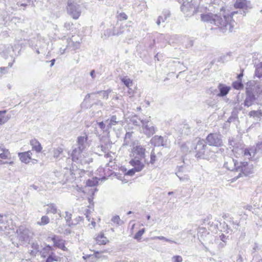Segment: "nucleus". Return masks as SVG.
<instances>
[{"label": "nucleus", "instance_id": "11", "mask_svg": "<svg viewBox=\"0 0 262 262\" xmlns=\"http://www.w3.org/2000/svg\"><path fill=\"white\" fill-rule=\"evenodd\" d=\"M16 233L17 238L21 243H27L30 241L31 237L30 231L24 226H20L16 230Z\"/></svg>", "mask_w": 262, "mask_h": 262}, {"label": "nucleus", "instance_id": "2", "mask_svg": "<svg viewBox=\"0 0 262 262\" xmlns=\"http://www.w3.org/2000/svg\"><path fill=\"white\" fill-rule=\"evenodd\" d=\"M145 148L141 145H137L132 149V159L129 163L131 165L137 166V170H142L144 167V164L141 162L142 159H144V162L149 164L145 160Z\"/></svg>", "mask_w": 262, "mask_h": 262}, {"label": "nucleus", "instance_id": "37", "mask_svg": "<svg viewBox=\"0 0 262 262\" xmlns=\"http://www.w3.org/2000/svg\"><path fill=\"white\" fill-rule=\"evenodd\" d=\"M170 14L169 12L163 13L162 15L159 16L157 20V24L160 26L161 23H164L167 18L169 17Z\"/></svg>", "mask_w": 262, "mask_h": 262}, {"label": "nucleus", "instance_id": "34", "mask_svg": "<svg viewBox=\"0 0 262 262\" xmlns=\"http://www.w3.org/2000/svg\"><path fill=\"white\" fill-rule=\"evenodd\" d=\"M7 113L6 110L0 111V125L3 124L7 122L10 118V115L5 117L3 116Z\"/></svg>", "mask_w": 262, "mask_h": 262}, {"label": "nucleus", "instance_id": "47", "mask_svg": "<svg viewBox=\"0 0 262 262\" xmlns=\"http://www.w3.org/2000/svg\"><path fill=\"white\" fill-rule=\"evenodd\" d=\"M177 177L179 178V180L182 182H187L189 181V177L187 174L183 175L177 174Z\"/></svg>", "mask_w": 262, "mask_h": 262}, {"label": "nucleus", "instance_id": "45", "mask_svg": "<svg viewBox=\"0 0 262 262\" xmlns=\"http://www.w3.org/2000/svg\"><path fill=\"white\" fill-rule=\"evenodd\" d=\"M145 231V230L144 228L140 230L136 233L134 238L139 241H140L141 237L142 236V235L144 233Z\"/></svg>", "mask_w": 262, "mask_h": 262}, {"label": "nucleus", "instance_id": "7", "mask_svg": "<svg viewBox=\"0 0 262 262\" xmlns=\"http://www.w3.org/2000/svg\"><path fill=\"white\" fill-rule=\"evenodd\" d=\"M222 135L219 133H210L206 138L205 143L210 146L222 147L223 145Z\"/></svg>", "mask_w": 262, "mask_h": 262}, {"label": "nucleus", "instance_id": "57", "mask_svg": "<svg viewBox=\"0 0 262 262\" xmlns=\"http://www.w3.org/2000/svg\"><path fill=\"white\" fill-rule=\"evenodd\" d=\"M186 39L187 40V43L185 45L186 48H190V47H192L193 45V40H192L191 39H189L186 38H185V39H183V40H185Z\"/></svg>", "mask_w": 262, "mask_h": 262}, {"label": "nucleus", "instance_id": "6", "mask_svg": "<svg viewBox=\"0 0 262 262\" xmlns=\"http://www.w3.org/2000/svg\"><path fill=\"white\" fill-rule=\"evenodd\" d=\"M244 156L249 160L257 159L262 155V142L257 144L256 147H251L243 150Z\"/></svg>", "mask_w": 262, "mask_h": 262}, {"label": "nucleus", "instance_id": "3", "mask_svg": "<svg viewBox=\"0 0 262 262\" xmlns=\"http://www.w3.org/2000/svg\"><path fill=\"white\" fill-rule=\"evenodd\" d=\"M200 3V0H185L181 6V10L187 15L202 13L205 9L199 6Z\"/></svg>", "mask_w": 262, "mask_h": 262}, {"label": "nucleus", "instance_id": "27", "mask_svg": "<svg viewBox=\"0 0 262 262\" xmlns=\"http://www.w3.org/2000/svg\"><path fill=\"white\" fill-rule=\"evenodd\" d=\"M167 38H169L168 42L170 44L180 43L183 41V39H185V37L178 35H173L170 37L168 36Z\"/></svg>", "mask_w": 262, "mask_h": 262}, {"label": "nucleus", "instance_id": "51", "mask_svg": "<svg viewBox=\"0 0 262 262\" xmlns=\"http://www.w3.org/2000/svg\"><path fill=\"white\" fill-rule=\"evenodd\" d=\"M228 144L229 145L233 147V149H232L233 151L235 150L236 147L235 146L236 143L234 140L232 138H229L228 140Z\"/></svg>", "mask_w": 262, "mask_h": 262}, {"label": "nucleus", "instance_id": "61", "mask_svg": "<svg viewBox=\"0 0 262 262\" xmlns=\"http://www.w3.org/2000/svg\"><path fill=\"white\" fill-rule=\"evenodd\" d=\"M113 32V29H107L104 31V34L105 36H107V37L113 35L112 33Z\"/></svg>", "mask_w": 262, "mask_h": 262}, {"label": "nucleus", "instance_id": "25", "mask_svg": "<svg viewBox=\"0 0 262 262\" xmlns=\"http://www.w3.org/2000/svg\"><path fill=\"white\" fill-rule=\"evenodd\" d=\"M220 93L217 94L218 96L223 97L227 95L230 91L231 88L225 84L220 83L217 86Z\"/></svg>", "mask_w": 262, "mask_h": 262}, {"label": "nucleus", "instance_id": "49", "mask_svg": "<svg viewBox=\"0 0 262 262\" xmlns=\"http://www.w3.org/2000/svg\"><path fill=\"white\" fill-rule=\"evenodd\" d=\"M155 238H157V239H160V240H164L167 242H169L170 243H174V244H179V243H178V242H176V241H172L171 239H168L166 237H165L164 236H156L155 237Z\"/></svg>", "mask_w": 262, "mask_h": 262}, {"label": "nucleus", "instance_id": "64", "mask_svg": "<svg viewBox=\"0 0 262 262\" xmlns=\"http://www.w3.org/2000/svg\"><path fill=\"white\" fill-rule=\"evenodd\" d=\"M220 239L224 242H226V240L227 239V237L224 234H222L220 236Z\"/></svg>", "mask_w": 262, "mask_h": 262}, {"label": "nucleus", "instance_id": "55", "mask_svg": "<svg viewBox=\"0 0 262 262\" xmlns=\"http://www.w3.org/2000/svg\"><path fill=\"white\" fill-rule=\"evenodd\" d=\"M156 155L154 151L152 150L150 154V160L149 163L153 164L156 161Z\"/></svg>", "mask_w": 262, "mask_h": 262}, {"label": "nucleus", "instance_id": "16", "mask_svg": "<svg viewBox=\"0 0 262 262\" xmlns=\"http://www.w3.org/2000/svg\"><path fill=\"white\" fill-rule=\"evenodd\" d=\"M238 164L233 158L228 157L225 159L224 167L228 170L234 171L235 170L236 171V168Z\"/></svg>", "mask_w": 262, "mask_h": 262}, {"label": "nucleus", "instance_id": "42", "mask_svg": "<svg viewBox=\"0 0 262 262\" xmlns=\"http://www.w3.org/2000/svg\"><path fill=\"white\" fill-rule=\"evenodd\" d=\"M49 217L47 215L42 216L41 218L40 221L37 222V225L39 226H45L49 223Z\"/></svg>", "mask_w": 262, "mask_h": 262}, {"label": "nucleus", "instance_id": "54", "mask_svg": "<svg viewBox=\"0 0 262 262\" xmlns=\"http://www.w3.org/2000/svg\"><path fill=\"white\" fill-rule=\"evenodd\" d=\"M118 18L121 21L126 20L128 18V16L124 12H121L119 14Z\"/></svg>", "mask_w": 262, "mask_h": 262}, {"label": "nucleus", "instance_id": "56", "mask_svg": "<svg viewBox=\"0 0 262 262\" xmlns=\"http://www.w3.org/2000/svg\"><path fill=\"white\" fill-rule=\"evenodd\" d=\"M172 259L173 262H182L183 258L182 256L180 255H176L172 257Z\"/></svg>", "mask_w": 262, "mask_h": 262}, {"label": "nucleus", "instance_id": "23", "mask_svg": "<svg viewBox=\"0 0 262 262\" xmlns=\"http://www.w3.org/2000/svg\"><path fill=\"white\" fill-rule=\"evenodd\" d=\"M209 232H207V231L205 228L200 227L198 229V238H199V239L200 240V241L202 243V244L204 246L205 251H207L208 248L204 245V243L202 242V241L205 239L206 235H208V234H209Z\"/></svg>", "mask_w": 262, "mask_h": 262}, {"label": "nucleus", "instance_id": "29", "mask_svg": "<svg viewBox=\"0 0 262 262\" xmlns=\"http://www.w3.org/2000/svg\"><path fill=\"white\" fill-rule=\"evenodd\" d=\"M30 144L32 146V149L37 152H39L42 149L40 143L36 139H33L30 141Z\"/></svg>", "mask_w": 262, "mask_h": 262}, {"label": "nucleus", "instance_id": "60", "mask_svg": "<svg viewBox=\"0 0 262 262\" xmlns=\"http://www.w3.org/2000/svg\"><path fill=\"white\" fill-rule=\"evenodd\" d=\"M184 169H185V167L184 166H179L178 167V170L176 173V175L177 176V174H182V172L185 171Z\"/></svg>", "mask_w": 262, "mask_h": 262}, {"label": "nucleus", "instance_id": "62", "mask_svg": "<svg viewBox=\"0 0 262 262\" xmlns=\"http://www.w3.org/2000/svg\"><path fill=\"white\" fill-rule=\"evenodd\" d=\"M72 24L70 22H66L64 25V28L67 30H69L71 29Z\"/></svg>", "mask_w": 262, "mask_h": 262}, {"label": "nucleus", "instance_id": "14", "mask_svg": "<svg viewBox=\"0 0 262 262\" xmlns=\"http://www.w3.org/2000/svg\"><path fill=\"white\" fill-rule=\"evenodd\" d=\"M88 139V136L85 134L78 136L77 138L76 144L77 147H75L74 149L77 150H84L89 146Z\"/></svg>", "mask_w": 262, "mask_h": 262}, {"label": "nucleus", "instance_id": "48", "mask_svg": "<svg viewBox=\"0 0 262 262\" xmlns=\"http://www.w3.org/2000/svg\"><path fill=\"white\" fill-rule=\"evenodd\" d=\"M36 46L38 48H41V53H42V50L45 48L46 46V43H45L43 40H37V44L36 45Z\"/></svg>", "mask_w": 262, "mask_h": 262}, {"label": "nucleus", "instance_id": "31", "mask_svg": "<svg viewBox=\"0 0 262 262\" xmlns=\"http://www.w3.org/2000/svg\"><path fill=\"white\" fill-rule=\"evenodd\" d=\"M96 241L99 245H105L108 242L106 237L102 234H98L96 237Z\"/></svg>", "mask_w": 262, "mask_h": 262}, {"label": "nucleus", "instance_id": "38", "mask_svg": "<svg viewBox=\"0 0 262 262\" xmlns=\"http://www.w3.org/2000/svg\"><path fill=\"white\" fill-rule=\"evenodd\" d=\"M98 127L104 132L106 133L107 134L110 133V127L108 126V124L106 125L103 121L97 122Z\"/></svg>", "mask_w": 262, "mask_h": 262}, {"label": "nucleus", "instance_id": "18", "mask_svg": "<svg viewBox=\"0 0 262 262\" xmlns=\"http://www.w3.org/2000/svg\"><path fill=\"white\" fill-rule=\"evenodd\" d=\"M150 143L155 146H165L166 145L164 138L161 136H155L150 140Z\"/></svg>", "mask_w": 262, "mask_h": 262}, {"label": "nucleus", "instance_id": "33", "mask_svg": "<svg viewBox=\"0 0 262 262\" xmlns=\"http://www.w3.org/2000/svg\"><path fill=\"white\" fill-rule=\"evenodd\" d=\"M203 241L205 242L206 245L213 244L215 241V237L213 234L209 233L208 235H206V237Z\"/></svg>", "mask_w": 262, "mask_h": 262}, {"label": "nucleus", "instance_id": "1", "mask_svg": "<svg viewBox=\"0 0 262 262\" xmlns=\"http://www.w3.org/2000/svg\"><path fill=\"white\" fill-rule=\"evenodd\" d=\"M231 15L226 13L206 12L201 14V19L203 22L217 26L223 33H230L232 32L236 24Z\"/></svg>", "mask_w": 262, "mask_h": 262}, {"label": "nucleus", "instance_id": "44", "mask_svg": "<svg viewBox=\"0 0 262 262\" xmlns=\"http://www.w3.org/2000/svg\"><path fill=\"white\" fill-rule=\"evenodd\" d=\"M255 74L258 78L262 77V61L257 66Z\"/></svg>", "mask_w": 262, "mask_h": 262}, {"label": "nucleus", "instance_id": "17", "mask_svg": "<svg viewBox=\"0 0 262 262\" xmlns=\"http://www.w3.org/2000/svg\"><path fill=\"white\" fill-rule=\"evenodd\" d=\"M107 122L108 126L110 128H113V130H115L114 126L117 125H120L122 126V122L120 119L116 115H112L110 118L106 121Z\"/></svg>", "mask_w": 262, "mask_h": 262}, {"label": "nucleus", "instance_id": "20", "mask_svg": "<svg viewBox=\"0 0 262 262\" xmlns=\"http://www.w3.org/2000/svg\"><path fill=\"white\" fill-rule=\"evenodd\" d=\"M98 251L95 252L93 255H86L83 256V258L85 260V262H96L99 258H104L105 256L104 255H100Z\"/></svg>", "mask_w": 262, "mask_h": 262}, {"label": "nucleus", "instance_id": "10", "mask_svg": "<svg viewBox=\"0 0 262 262\" xmlns=\"http://www.w3.org/2000/svg\"><path fill=\"white\" fill-rule=\"evenodd\" d=\"M67 11L68 14L75 19L79 18L81 12L80 6L71 0H68Z\"/></svg>", "mask_w": 262, "mask_h": 262}, {"label": "nucleus", "instance_id": "40", "mask_svg": "<svg viewBox=\"0 0 262 262\" xmlns=\"http://www.w3.org/2000/svg\"><path fill=\"white\" fill-rule=\"evenodd\" d=\"M121 81L126 87L130 89L129 87L133 84V81L127 77H123L121 78Z\"/></svg>", "mask_w": 262, "mask_h": 262}, {"label": "nucleus", "instance_id": "26", "mask_svg": "<svg viewBox=\"0 0 262 262\" xmlns=\"http://www.w3.org/2000/svg\"><path fill=\"white\" fill-rule=\"evenodd\" d=\"M40 251V247L38 243L33 242L31 244L30 248L29 249V252L32 256H35L36 254Z\"/></svg>", "mask_w": 262, "mask_h": 262}, {"label": "nucleus", "instance_id": "15", "mask_svg": "<svg viewBox=\"0 0 262 262\" xmlns=\"http://www.w3.org/2000/svg\"><path fill=\"white\" fill-rule=\"evenodd\" d=\"M256 100L255 96L253 93L249 89L247 88L246 98L243 103L244 105L245 106L249 107L254 104Z\"/></svg>", "mask_w": 262, "mask_h": 262}, {"label": "nucleus", "instance_id": "12", "mask_svg": "<svg viewBox=\"0 0 262 262\" xmlns=\"http://www.w3.org/2000/svg\"><path fill=\"white\" fill-rule=\"evenodd\" d=\"M81 42V38L77 36H73L72 38L67 40V48L63 49L62 51H61V49H60L61 53L63 54L66 49H70L71 50H76L79 49Z\"/></svg>", "mask_w": 262, "mask_h": 262}, {"label": "nucleus", "instance_id": "22", "mask_svg": "<svg viewBox=\"0 0 262 262\" xmlns=\"http://www.w3.org/2000/svg\"><path fill=\"white\" fill-rule=\"evenodd\" d=\"M32 152L29 150L23 152H19L18 154L19 160L26 164L29 163L31 160Z\"/></svg>", "mask_w": 262, "mask_h": 262}, {"label": "nucleus", "instance_id": "50", "mask_svg": "<svg viewBox=\"0 0 262 262\" xmlns=\"http://www.w3.org/2000/svg\"><path fill=\"white\" fill-rule=\"evenodd\" d=\"M134 167V168H132L131 169H129V170H128V171L127 172L126 174L128 176H133L136 172H139L141 170H137V169L136 168H137V166H135V165H132Z\"/></svg>", "mask_w": 262, "mask_h": 262}, {"label": "nucleus", "instance_id": "13", "mask_svg": "<svg viewBox=\"0 0 262 262\" xmlns=\"http://www.w3.org/2000/svg\"><path fill=\"white\" fill-rule=\"evenodd\" d=\"M204 140H199L194 148L196 152V156L198 158L206 159L207 155H205L207 145Z\"/></svg>", "mask_w": 262, "mask_h": 262}, {"label": "nucleus", "instance_id": "46", "mask_svg": "<svg viewBox=\"0 0 262 262\" xmlns=\"http://www.w3.org/2000/svg\"><path fill=\"white\" fill-rule=\"evenodd\" d=\"M132 133L129 132H127L126 133L125 137H124V143L123 145H127L130 141V140L132 137Z\"/></svg>", "mask_w": 262, "mask_h": 262}, {"label": "nucleus", "instance_id": "32", "mask_svg": "<svg viewBox=\"0 0 262 262\" xmlns=\"http://www.w3.org/2000/svg\"><path fill=\"white\" fill-rule=\"evenodd\" d=\"M61 173V175L63 173V176L62 179H59L61 180L60 182L63 184L66 183L69 180V177L71 174V171L68 169H66L64 172H62Z\"/></svg>", "mask_w": 262, "mask_h": 262}, {"label": "nucleus", "instance_id": "21", "mask_svg": "<svg viewBox=\"0 0 262 262\" xmlns=\"http://www.w3.org/2000/svg\"><path fill=\"white\" fill-rule=\"evenodd\" d=\"M130 32V29L129 28H128L126 25H121L118 29H113L112 34L113 35L119 36L122 34H127Z\"/></svg>", "mask_w": 262, "mask_h": 262}, {"label": "nucleus", "instance_id": "63", "mask_svg": "<svg viewBox=\"0 0 262 262\" xmlns=\"http://www.w3.org/2000/svg\"><path fill=\"white\" fill-rule=\"evenodd\" d=\"M230 223H232V224L233 225V227L234 228V229H237L238 226V222L237 221H236L235 222H234V221H230Z\"/></svg>", "mask_w": 262, "mask_h": 262}, {"label": "nucleus", "instance_id": "5", "mask_svg": "<svg viewBox=\"0 0 262 262\" xmlns=\"http://www.w3.org/2000/svg\"><path fill=\"white\" fill-rule=\"evenodd\" d=\"M84 150H77L73 149L71 154L72 160L82 165L89 164L92 162L93 159L88 156Z\"/></svg>", "mask_w": 262, "mask_h": 262}, {"label": "nucleus", "instance_id": "28", "mask_svg": "<svg viewBox=\"0 0 262 262\" xmlns=\"http://www.w3.org/2000/svg\"><path fill=\"white\" fill-rule=\"evenodd\" d=\"M9 226L7 217L0 214V231H4Z\"/></svg>", "mask_w": 262, "mask_h": 262}, {"label": "nucleus", "instance_id": "52", "mask_svg": "<svg viewBox=\"0 0 262 262\" xmlns=\"http://www.w3.org/2000/svg\"><path fill=\"white\" fill-rule=\"evenodd\" d=\"M58 257L57 256H50L47 258L46 262H58Z\"/></svg>", "mask_w": 262, "mask_h": 262}, {"label": "nucleus", "instance_id": "4", "mask_svg": "<svg viewBox=\"0 0 262 262\" xmlns=\"http://www.w3.org/2000/svg\"><path fill=\"white\" fill-rule=\"evenodd\" d=\"M139 120L141 123V131L147 137L149 138L157 131V128L151 122L150 116L140 117Z\"/></svg>", "mask_w": 262, "mask_h": 262}, {"label": "nucleus", "instance_id": "53", "mask_svg": "<svg viewBox=\"0 0 262 262\" xmlns=\"http://www.w3.org/2000/svg\"><path fill=\"white\" fill-rule=\"evenodd\" d=\"M261 115L262 113L261 112V111H252L249 113L250 116L255 117L259 116V115L261 116Z\"/></svg>", "mask_w": 262, "mask_h": 262}, {"label": "nucleus", "instance_id": "58", "mask_svg": "<svg viewBox=\"0 0 262 262\" xmlns=\"http://www.w3.org/2000/svg\"><path fill=\"white\" fill-rule=\"evenodd\" d=\"M111 220L113 223H116L117 225H119L120 219L118 215L113 216Z\"/></svg>", "mask_w": 262, "mask_h": 262}, {"label": "nucleus", "instance_id": "36", "mask_svg": "<svg viewBox=\"0 0 262 262\" xmlns=\"http://www.w3.org/2000/svg\"><path fill=\"white\" fill-rule=\"evenodd\" d=\"M111 144L110 142L104 145L101 144L97 147V150L98 151L100 150L103 153H106L108 151L109 148H111Z\"/></svg>", "mask_w": 262, "mask_h": 262}, {"label": "nucleus", "instance_id": "9", "mask_svg": "<svg viewBox=\"0 0 262 262\" xmlns=\"http://www.w3.org/2000/svg\"><path fill=\"white\" fill-rule=\"evenodd\" d=\"M236 172H239L236 179L243 176H246L253 172V167L252 164L247 162H241L236 168Z\"/></svg>", "mask_w": 262, "mask_h": 262}, {"label": "nucleus", "instance_id": "30", "mask_svg": "<svg viewBox=\"0 0 262 262\" xmlns=\"http://www.w3.org/2000/svg\"><path fill=\"white\" fill-rule=\"evenodd\" d=\"M47 213L56 214L57 213V208L53 203H50L47 205L46 209Z\"/></svg>", "mask_w": 262, "mask_h": 262}, {"label": "nucleus", "instance_id": "59", "mask_svg": "<svg viewBox=\"0 0 262 262\" xmlns=\"http://www.w3.org/2000/svg\"><path fill=\"white\" fill-rule=\"evenodd\" d=\"M98 183L97 181L93 180H88L86 182V184L88 186H93L96 185Z\"/></svg>", "mask_w": 262, "mask_h": 262}, {"label": "nucleus", "instance_id": "35", "mask_svg": "<svg viewBox=\"0 0 262 262\" xmlns=\"http://www.w3.org/2000/svg\"><path fill=\"white\" fill-rule=\"evenodd\" d=\"M63 148L60 147L53 148L52 151L53 157L55 159L58 158L60 155L63 152Z\"/></svg>", "mask_w": 262, "mask_h": 262}, {"label": "nucleus", "instance_id": "19", "mask_svg": "<svg viewBox=\"0 0 262 262\" xmlns=\"http://www.w3.org/2000/svg\"><path fill=\"white\" fill-rule=\"evenodd\" d=\"M41 257H46L55 256L54 253V250L51 246L48 245L42 248L40 251Z\"/></svg>", "mask_w": 262, "mask_h": 262}, {"label": "nucleus", "instance_id": "8", "mask_svg": "<svg viewBox=\"0 0 262 262\" xmlns=\"http://www.w3.org/2000/svg\"><path fill=\"white\" fill-rule=\"evenodd\" d=\"M234 7L236 8L242 9L237 11H233L231 12L230 15H231V18L233 19V16L234 14L240 13L243 16L245 15L246 12L245 10L252 8V5L250 1L248 0H236L234 4ZM229 15V14H228Z\"/></svg>", "mask_w": 262, "mask_h": 262}, {"label": "nucleus", "instance_id": "41", "mask_svg": "<svg viewBox=\"0 0 262 262\" xmlns=\"http://www.w3.org/2000/svg\"><path fill=\"white\" fill-rule=\"evenodd\" d=\"M232 87L235 90H242L244 88V85L242 82V80H237L234 81L232 84Z\"/></svg>", "mask_w": 262, "mask_h": 262}, {"label": "nucleus", "instance_id": "39", "mask_svg": "<svg viewBox=\"0 0 262 262\" xmlns=\"http://www.w3.org/2000/svg\"><path fill=\"white\" fill-rule=\"evenodd\" d=\"M64 218H65L66 220L67 224V225L69 226L70 227V226H71L72 225H76V224H74V223H73L72 222V220H71L72 214L71 213H70L69 212H68V211H66L65 212Z\"/></svg>", "mask_w": 262, "mask_h": 262}, {"label": "nucleus", "instance_id": "24", "mask_svg": "<svg viewBox=\"0 0 262 262\" xmlns=\"http://www.w3.org/2000/svg\"><path fill=\"white\" fill-rule=\"evenodd\" d=\"M51 240L53 242L54 246L57 247L62 250H64V248H66L63 240L60 237L54 235L51 237Z\"/></svg>", "mask_w": 262, "mask_h": 262}, {"label": "nucleus", "instance_id": "43", "mask_svg": "<svg viewBox=\"0 0 262 262\" xmlns=\"http://www.w3.org/2000/svg\"><path fill=\"white\" fill-rule=\"evenodd\" d=\"M112 90L109 89L106 91H101L98 92L97 94H100V96L105 99H107L109 94L111 93Z\"/></svg>", "mask_w": 262, "mask_h": 262}]
</instances>
